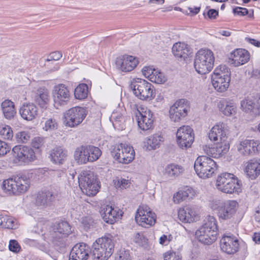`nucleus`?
I'll list each match as a JSON object with an SVG mask.
<instances>
[{"label":"nucleus","mask_w":260,"mask_h":260,"mask_svg":"<svg viewBox=\"0 0 260 260\" xmlns=\"http://www.w3.org/2000/svg\"><path fill=\"white\" fill-rule=\"evenodd\" d=\"M114 244L111 236L98 239L92 245L91 255L97 260H107L114 251Z\"/></svg>","instance_id":"1"},{"label":"nucleus","mask_w":260,"mask_h":260,"mask_svg":"<svg viewBox=\"0 0 260 260\" xmlns=\"http://www.w3.org/2000/svg\"><path fill=\"white\" fill-rule=\"evenodd\" d=\"M215 58L213 53L209 49L199 50L195 56L194 67L199 74H206L213 68Z\"/></svg>","instance_id":"2"},{"label":"nucleus","mask_w":260,"mask_h":260,"mask_svg":"<svg viewBox=\"0 0 260 260\" xmlns=\"http://www.w3.org/2000/svg\"><path fill=\"white\" fill-rule=\"evenodd\" d=\"M216 186L221 191L231 194L241 191V181L235 178L233 174L224 173L217 177Z\"/></svg>","instance_id":"3"},{"label":"nucleus","mask_w":260,"mask_h":260,"mask_svg":"<svg viewBox=\"0 0 260 260\" xmlns=\"http://www.w3.org/2000/svg\"><path fill=\"white\" fill-rule=\"evenodd\" d=\"M96 176L90 171L81 172L78 177L79 185L82 192L89 197L94 196L100 187Z\"/></svg>","instance_id":"4"},{"label":"nucleus","mask_w":260,"mask_h":260,"mask_svg":"<svg viewBox=\"0 0 260 260\" xmlns=\"http://www.w3.org/2000/svg\"><path fill=\"white\" fill-rule=\"evenodd\" d=\"M211 80L213 87L218 92H224L229 88L231 81L230 70L225 65L219 66L212 74Z\"/></svg>","instance_id":"5"},{"label":"nucleus","mask_w":260,"mask_h":260,"mask_svg":"<svg viewBox=\"0 0 260 260\" xmlns=\"http://www.w3.org/2000/svg\"><path fill=\"white\" fill-rule=\"evenodd\" d=\"M130 87L134 94L140 100L151 101L155 96V89L153 86L144 79H134Z\"/></svg>","instance_id":"6"},{"label":"nucleus","mask_w":260,"mask_h":260,"mask_svg":"<svg viewBox=\"0 0 260 260\" xmlns=\"http://www.w3.org/2000/svg\"><path fill=\"white\" fill-rule=\"evenodd\" d=\"M72 233V227L70 223L65 220H60L54 223L49 232V235L55 245L62 247L65 246L63 239Z\"/></svg>","instance_id":"7"},{"label":"nucleus","mask_w":260,"mask_h":260,"mask_svg":"<svg viewBox=\"0 0 260 260\" xmlns=\"http://www.w3.org/2000/svg\"><path fill=\"white\" fill-rule=\"evenodd\" d=\"M216 168V162L206 155L198 156L194 161V171L198 176L203 179L211 177Z\"/></svg>","instance_id":"8"},{"label":"nucleus","mask_w":260,"mask_h":260,"mask_svg":"<svg viewBox=\"0 0 260 260\" xmlns=\"http://www.w3.org/2000/svg\"><path fill=\"white\" fill-rule=\"evenodd\" d=\"M29 180L24 176L9 178L3 182V189L8 194L25 192L29 187Z\"/></svg>","instance_id":"9"},{"label":"nucleus","mask_w":260,"mask_h":260,"mask_svg":"<svg viewBox=\"0 0 260 260\" xmlns=\"http://www.w3.org/2000/svg\"><path fill=\"white\" fill-rule=\"evenodd\" d=\"M87 114L86 109L81 107H73L63 115L64 124L70 127H75L83 121Z\"/></svg>","instance_id":"10"},{"label":"nucleus","mask_w":260,"mask_h":260,"mask_svg":"<svg viewBox=\"0 0 260 260\" xmlns=\"http://www.w3.org/2000/svg\"><path fill=\"white\" fill-rule=\"evenodd\" d=\"M135 151L132 147L121 143L111 151L113 158L119 162L127 164L135 157Z\"/></svg>","instance_id":"11"},{"label":"nucleus","mask_w":260,"mask_h":260,"mask_svg":"<svg viewBox=\"0 0 260 260\" xmlns=\"http://www.w3.org/2000/svg\"><path fill=\"white\" fill-rule=\"evenodd\" d=\"M135 220L142 227L148 228L154 225L156 222V216L148 206L140 207L136 212Z\"/></svg>","instance_id":"12"},{"label":"nucleus","mask_w":260,"mask_h":260,"mask_svg":"<svg viewBox=\"0 0 260 260\" xmlns=\"http://www.w3.org/2000/svg\"><path fill=\"white\" fill-rule=\"evenodd\" d=\"M215 209L220 220H229L235 215L237 210L238 203L234 200L228 201L216 205Z\"/></svg>","instance_id":"13"},{"label":"nucleus","mask_w":260,"mask_h":260,"mask_svg":"<svg viewBox=\"0 0 260 260\" xmlns=\"http://www.w3.org/2000/svg\"><path fill=\"white\" fill-rule=\"evenodd\" d=\"M177 142L179 147L186 149L191 147L194 141L193 129L189 126L180 127L176 133Z\"/></svg>","instance_id":"14"},{"label":"nucleus","mask_w":260,"mask_h":260,"mask_svg":"<svg viewBox=\"0 0 260 260\" xmlns=\"http://www.w3.org/2000/svg\"><path fill=\"white\" fill-rule=\"evenodd\" d=\"M53 96L54 106L59 109L60 106L68 104L70 100L71 93L67 86L63 84H59L54 87Z\"/></svg>","instance_id":"15"},{"label":"nucleus","mask_w":260,"mask_h":260,"mask_svg":"<svg viewBox=\"0 0 260 260\" xmlns=\"http://www.w3.org/2000/svg\"><path fill=\"white\" fill-rule=\"evenodd\" d=\"M13 156L18 160L24 164H28L36 159L34 150L29 147L24 145H16L12 149Z\"/></svg>","instance_id":"16"},{"label":"nucleus","mask_w":260,"mask_h":260,"mask_svg":"<svg viewBox=\"0 0 260 260\" xmlns=\"http://www.w3.org/2000/svg\"><path fill=\"white\" fill-rule=\"evenodd\" d=\"M189 109L187 100L181 99L177 101L170 107L169 113L171 119L174 122L179 121L187 115Z\"/></svg>","instance_id":"17"},{"label":"nucleus","mask_w":260,"mask_h":260,"mask_svg":"<svg viewBox=\"0 0 260 260\" xmlns=\"http://www.w3.org/2000/svg\"><path fill=\"white\" fill-rule=\"evenodd\" d=\"M136 116L138 125L142 130L147 131L153 127L155 117L153 113L150 110H145L142 108L141 111L138 110Z\"/></svg>","instance_id":"18"},{"label":"nucleus","mask_w":260,"mask_h":260,"mask_svg":"<svg viewBox=\"0 0 260 260\" xmlns=\"http://www.w3.org/2000/svg\"><path fill=\"white\" fill-rule=\"evenodd\" d=\"M220 246L222 251L229 254H233L238 251L239 241L231 234H224L220 240Z\"/></svg>","instance_id":"19"},{"label":"nucleus","mask_w":260,"mask_h":260,"mask_svg":"<svg viewBox=\"0 0 260 260\" xmlns=\"http://www.w3.org/2000/svg\"><path fill=\"white\" fill-rule=\"evenodd\" d=\"M58 196L57 191L53 189H44L39 191L36 198V204L38 206L46 207L50 206Z\"/></svg>","instance_id":"20"},{"label":"nucleus","mask_w":260,"mask_h":260,"mask_svg":"<svg viewBox=\"0 0 260 260\" xmlns=\"http://www.w3.org/2000/svg\"><path fill=\"white\" fill-rule=\"evenodd\" d=\"M122 211L115 205H107L102 207L101 214L105 222L113 224L116 219L122 215Z\"/></svg>","instance_id":"21"},{"label":"nucleus","mask_w":260,"mask_h":260,"mask_svg":"<svg viewBox=\"0 0 260 260\" xmlns=\"http://www.w3.org/2000/svg\"><path fill=\"white\" fill-rule=\"evenodd\" d=\"M89 254H91V250L87 244H77L70 252L69 260H87Z\"/></svg>","instance_id":"22"},{"label":"nucleus","mask_w":260,"mask_h":260,"mask_svg":"<svg viewBox=\"0 0 260 260\" xmlns=\"http://www.w3.org/2000/svg\"><path fill=\"white\" fill-rule=\"evenodd\" d=\"M139 61L136 57L124 55L116 58V66L122 72H129L133 71L138 65Z\"/></svg>","instance_id":"23"},{"label":"nucleus","mask_w":260,"mask_h":260,"mask_svg":"<svg viewBox=\"0 0 260 260\" xmlns=\"http://www.w3.org/2000/svg\"><path fill=\"white\" fill-rule=\"evenodd\" d=\"M238 150L245 156L257 154L260 152V142L254 140H245L241 142Z\"/></svg>","instance_id":"24"},{"label":"nucleus","mask_w":260,"mask_h":260,"mask_svg":"<svg viewBox=\"0 0 260 260\" xmlns=\"http://www.w3.org/2000/svg\"><path fill=\"white\" fill-rule=\"evenodd\" d=\"M241 106L245 112L250 114L253 116L260 114V97L248 98L242 101Z\"/></svg>","instance_id":"25"},{"label":"nucleus","mask_w":260,"mask_h":260,"mask_svg":"<svg viewBox=\"0 0 260 260\" xmlns=\"http://www.w3.org/2000/svg\"><path fill=\"white\" fill-rule=\"evenodd\" d=\"M229 149V143L226 141H223L217 142L212 147H207L205 151H206L207 154L210 157L219 158L226 154Z\"/></svg>","instance_id":"26"},{"label":"nucleus","mask_w":260,"mask_h":260,"mask_svg":"<svg viewBox=\"0 0 260 260\" xmlns=\"http://www.w3.org/2000/svg\"><path fill=\"white\" fill-rule=\"evenodd\" d=\"M19 114L23 119L31 121L38 116V108L34 103H25L20 107Z\"/></svg>","instance_id":"27"},{"label":"nucleus","mask_w":260,"mask_h":260,"mask_svg":"<svg viewBox=\"0 0 260 260\" xmlns=\"http://www.w3.org/2000/svg\"><path fill=\"white\" fill-rule=\"evenodd\" d=\"M250 58L249 52L245 49H237L230 55V63L235 67L243 65L248 61Z\"/></svg>","instance_id":"28"},{"label":"nucleus","mask_w":260,"mask_h":260,"mask_svg":"<svg viewBox=\"0 0 260 260\" xmlns=\"http://www.w3.org/2000/svg\"><path fill=\"white\" fill-rule=\"evenodd\" d=\"M179 219L184 223H190L197 221L199 217L191 207L186 206L180 208L178 211Z\"/></svg>","instance_id":"29"},{"label":"nucleus","mask_w":260,"mask_h":260,"mask_svg":"<svg viewBox=\"0 0 260 260\" xmlns=\"http://www.w3.org/2000/svg\"><path fill=\"white\" fill-rule=\"evenodd\" d=\"M219 111L226 116H231L236 113L237 107L232 100L222 99L218 103Z\"/></svg>","instance_id":"30"},{"label":"nucleus","mask_w":260,"mask_h":260,"mask_svg":"<svg viewBox=\"0 0 260 260\" xmlns=\"http://www.w3.org/2000/svg\"><path fill=\"white\" fill-rule=\"evenodd\" d=\"M245 172L248 178L256 179L260 175V159L254 158L248 161Z\"/></svg>","instance_id":"31"},{"label":"nucleus","mask_w":260,"mask_h":260,"mask_svg":"<svg viewBox=\"0 0 260 260\" xmlns=\"http://www.w3.org/2000/svg\"><path fill=\"white\" fill-rule=\"evenodd\" d=\"M226 132L224 129V124L218 123L214 125L208 134V137L210 140L213 141L223 142L226 141Z\"/></svg>","instance_id":"32"},{"label":"nucleus","mask_w":260,"mask_h":260,"mask_svg":"<svg viewBox=\"0 0 260 260\" xmlns=\"http://www.w3.org/2000/svg\"><path fill=\"white\" fill-rule=\"evenodd\" d=\"M172 53L176 58L182 61L188 58L190 50L187 44L179 42L173 46Z\"/></svg>","instance_id":"33"},{"label":"nucleus","mask_w":260,"mask_h":260,"mask_svg":"<svg viewBox=\"0 0 260 260\" xmlns=\"http://www.w3.org/2000/svg\"><path fill=\"white\" fill-rule=\"evenodd\" d=\"M68 151L61 147H56L52 149L50 154L51 161L57 165L62 164L67 159Z\"/></svg>","instance_id":"34"},{"label":"nucleus","mask_w":260,"mask_h":260,"mask_svg":"<svg viewBox=\"0 0 260 260\" xmlns=\"http://www.w3.org/2000/svg\"><path fill=\"white\" fill-rule=\"evenodd\" d=\"M1 107L5 118L9 120L14 118L17 112L13 102L5 100L1 103Z\"/></svg>","instance_id":"35"},{"label":"nucleus","mask_w":260,"mask_h":260,"mask_svg":"<svg viewBox=\"0 0 260 260\" xmlns=\"http://www.w3.org/2000/svg\"><path fill=\"white\" fill-rule=\"evenodd\" d=\"M212 234H213L212 228H208L204 225H202L196 232V235L198 237L199 241L206 245H210L216 241H211L209 239L211 238V236Z\"/></svg>","instance_id":"36"},{"label":"nucleus","mask_w":260,"mask_h":260,"mask_svg":"<svg viewBox=\"0 0 260 260\" xmlns=\"http://www.w3.org/2000/svg\"><path fill=\"white\" fill-rule=\"evenodd\" d=\"M194 195L195 191L193 188L186 186L174 194L173 196L174 202L175 203H179L183 201L192 199Z\"/></svg>","instance_id":"37"},{"label":"nucleus","mask_w":260,"mask_h":260,"mask_svg":"<svg viewBox=\"0 0 260 260\" xmlns=\"http://www.w3.org/2000/svg\"><path fill=\"white\" fill-rule=\"evenodd\" d=\"M74 158L79 165L85 164L89 161L86 145L80 146L76 149Z\"/></svg>","instance_id":"38"},{"label":"nucleus","mask_w":260,"mask_h":260,"mask_svg":"<svg viewBox=\"0 0 260 260\" xmlns=\"http://www.w3.org/2000/svg\"><path fill=\"white\" fill-rule=\"evenodd\" d=\"M163 141L164 138L161 134H154L147 139V148L149 150L156 149L159 147Z\"/></svg>","instance_id":"39"},{"label":"nucleus","mask_w":260,"mask_h":260,"mask_svg":"<svg viewBox=\"0 0 260 260\" xmlns=\"http://www.w3.org/2000/svg\"><path fill=\"white\" fill-rule=\"evenodd\" d=\"M203 225H204V226L206 225L208 228H212V233L213 234L211 235V238H210L209 239L211 241L216 240L217 238L218 226L215 218L209 215L205 219Z\"/></svg>","instance_id":"40"},{"label":"nucleus","mask_w":260,"mask_h":260,"mask_svg":"<svg viewBox=\"0 0 260 260\" xmlns=\"http://www.w3.org/2000/svg\"><path fill=\"white\" fill-rule=\"evenodd\" d=\"M183 170L182 166L171 164L166 167L165 174L170 177L176 178L182 173Z\"/></svg>","instance_id":"41"},{"label":"nucleus","mask_w":260,"mask_h":260,"mask_svg":"<svg viewBox=\"0 0 260 260\" xmlns=\"http://www.w3.org/2000/svg\"><path fill=\"white\" fill-rule=\"evenodd\" d=\"M87 155L89 162H93L98 160L102 154L101 150L97 147L93 145H86Z\"/></svg>","instance_id":"42"},{"label":"nucleus","mask_w":260,"mask_h":260,"mask_svg":"<svg viewBox=\"0 0 260 260\" xmlns=\"http://www.w3.org/2000/svg\"><path fill=\"white\" fill-rule=\"evenodd\" d=\"M88 92V87L86 84H80L75 89L74 95L79 100L87 98Z\"/></svg>","instance_id":"43"},{"label":"nucleus","mask_w":260,"mask_h":260,"mask_svg":"<svg viewBox=\"0 0 260 260\" xmlns=\"http://www.w3.org/2000/svg\"><path fill=\"white\" fill-rule=\"evenodd\" d=\"M48 97V92L43 91L36 96L35 101L40 107L44 108L47 107L49 101Z\"/></svg>","instance_id":"44"},{"label":"nucleus","mask_w":260,"mask_h":260,"mask_svg":"<svg viewBox=\"0 0 260 260\" xmlns=\"http://www.w3.org/2000/svg\"><path fill=\"white\" fill-rule=\"evenodd\" d=\"M0 135L4 139L11 140L13 137L12 128L6 125L0 126Z\"/></svg>","instance_id":"45"},{"label":"nucleus","mask_w":260,"mask_h":260,"mask_svg":"<svg viewBox=\"0 0 260 260\" xmlns=\"http://www.w3.org/2000/svg\"><path fill=\"white\" fill-rule=\"evenodd\" d=\"M81 223L84 230L86 231L93 229L95 224L93 219L90 216H86L83 218Z\"/></svg>","instance_id":"46"},{"label":"nucleus","mask_w":260,"mask_h":260,"mask_svg":"<svg viewBox=\"0 0 260 260\" xmlns=\"http://www.w3.org/2000/svg\"><path fill=\"white\" fill-rule=\"evenodd\" d=\"M30 138L29 134L25 131L18 132L16 134L15 139L18 143H26Z\"/></svg>","instance_id":"47"},{"label":"nucleus","mask_w":260,"mask_h":260,"mask_svg":"<svg viewBox=\"0 0 260 260\" xmlns=\"http://www.w3.org/2000/svg\"><path fill=\"white\" fill-rule=\"evenodd\" d=\"M3 228L13 229L15 228V222L14 219L7 215H5L3 220Z\"/></svg>","instance_id":"48"},{"label":"nucleus","mask_w":260,"mask_h":260,"mask_svg":"<svg viewBox=\"0 0 260 260\" xmlns=\"http://www.w3.org/2000/svg\"><path fill=\"white\" fill-rule=\"evenodd\" d=\"M57 123L54 119L49 118L46 120L43 128L46 131H53L57 128Z\"/></svg>","instance_id":"49"},{"label":"nucleus","mask_w":260,"mask_h":260,"mask_svg":"<svg viewBox=\"0 0 260 260\" xmlns=\"http://www.w3.org/2000/svg\"><path fill=\"white\" fill-rule=\"evenodd\" d=\"M11 146L6 142L0 140V157L6 155L11 150Z\"/></svg>","instance_id":"50"},{"label":"nucleus","mask_w":260,"mask_h":260,"mask_svg":"<svg viewBox=\"0 0 260 260\" xmlns=\"http://www.w3.org/2000/svg\"><path fill=\"white\" fill-rule=\"evenodd\" d=\"M166 80V78L162 73L158 72L157 73L154 74V76L151 77L150 81L154 82L157 84H161L164 82Z\"/></svg>","instance_id":"51"},{"label":"nucleus","mask_w":260,"mask_h":260,"mask_svg":"<svg viewBox=\"0 0 260 260\" xmlns=\"http://www.w3.org/2000/svg\"><path fill=\"white\" fill-rule=\"evenodd\" d=\"M143 75L147 78H149L150 80L151 77L154 76V73H157V71L155 69H153L149 67H145L142 70Z\"/></svg>","instance_id":"52"},{"label":"nucleus","mask_w":260,"mask_h":260,"mask_svg":"<svg viewBox=\"0 0 260 260\" xmlns=\"http://www.w3.org/2000/svg\"><path fill=\"white\" fill-rule=\"evenodd\" d=\"M233 13L235 15L244 16L248 14V10L245 8L236 7L233 9Z\"/></svg>","instance_id":"53"},{"label":"nucleus","mask_w":260,"mask_h":260,"mask_svg":"<svg viewBox=\"0 0 260 260\" xmlns=\"http://www.w3.org/2000/svg\"><path fill=\"white\" fill-rule=\"evenodd\" d=\"M21 247L15 240H11L9 242V249L11 251L17 253L20 251Z\"/></svg>","instance_id":"54"},{"label":"nucleus","mask_w":260,"mask_h":260,"mask_svg":"<svg viewBox=\"0 0 260 260\" xmlns=\"http://www.w3.org/2000/svg\"><path fill=\"white\" fill-rule=\"evenodd\" d=\"M164 260H180V257L175 252H167L164 255Z\"/></svg>","instance_id":"55"},{"label":"nucleus","mask_w":260,"mask_h":260,"mask_svg":"<svg viewBox=\"0 0 260 260\" xmlns=\"http://www.w3.org/2000/svg\"><path fill=\"white\" fill-rule=\"evenodd\" d=\"M43 143H44L43 138L39 137H35L32 140L31 146L32 147H34L35 148L39 149L43 145Z\"/></svg>","instance_id":"56"},{"label":"nucleus","mask_w":260,"mask_h":260,"mask_svg":"<svg viewBox=\"0 0 260 260\" xmlns=\"http://www.w3.org/2000/svg\"><path fill=\"white\" fill-rule=\"evenodd\" d=\"M123 119V117L121 113L113 112L111 117V120H114V121H112L114 126L117 124V123L120 122Z\"/></svg>","instance_id":"57"},{"label":"nucleus","mask_w":260,"mask_h":260,"mask_svg":"<svg viewBox=\"0 0 260 260\" xmlns=\"http://www.w3.org/2000/svg\"><path fill=\"white\" fill-rule=\"evenodd\" d=\"M115 260H131V257L128 251L120 252Z\"/></svg>","instance_id":"58"},{"label":"nucleus","mask_w":260,"mask_h":260,"mask_svg":"<svg viewBox=\"0 0 260 260\" xmlns=\"http://www.w3.org/2000/svg\"><path fill=\"white\" fill-rule=\"evenodd\" d=\"M62 56V53L60 51H54L50 54L48 60H58L61 58Z\"/></svg>","instance_id":"59"},{"label":"nucleus","mask_w":260,"mask_h":260,"mask_svg":"<svg viewBox=\"0 0 260 260\" xmlns=\"http://www.w3.org/2000/svg\"><path fill=\"white\" fill-rule=\"evenodd\" d=\"M207 15L210 19H215L218 16V11L215 9H210L208 11Z\"/></svg>","instance_id":"60"},{"label":"nucleus","mask_w":260,"mask_h":260,"mask_svg":"<svg viewBox=\"0 0 260 260\" xmlns=\"http://www.w3.org/2000/svg\"><path fill=\"white\" fill-rule=\"evenodd\" d=\"M188 9L189 10V13H188L187 11L184 12L183 13H186L187 14H189L190 16H194L198 14L200 11L201 7H194V8L188 7Z\"/></svg>","instance_id":"61"},{"label":"nucleus","mask_w":260,"mask_h":260,"mask_svg":"<svg viewBox=\"0 0 260 260\" xmlns=\"http://www.w3.org/2000/svg\"><path fill=\"white\" fill-rule=\"evenodd\" d=\"M245 40L249 43L256 46L257 47H260V41L249 37H246Z\"/></svg>","instance_id":"62"},{"label":"nucleus","mask_w":260,"mask_h":260,"mask_svg":"<svg viewBox=\"0 0 260 260\" xmlns=\"http://www.w3.org/2000/svg\"><path fill=\"white\" fill-rule=\"evenodd\" d=\"M146 240V238L139 233H137L135 236V241L139 244H141L143 241H145Z\"/></svg>","instance_id":"63"},{"label":"nucleus","mask_w":260,"mask_h":260,"mask_svg":"<svg viewBox=\"0 0 260 260\" xmlns=\"http://www.w3.org/2000/svg\"><path fill=\"white\" fill-rule=\"evenodd\" d=\"M253 240L257 244H260V233H255L252 237Z\"/></svg>","instance_id":"64"}]
</instances>
